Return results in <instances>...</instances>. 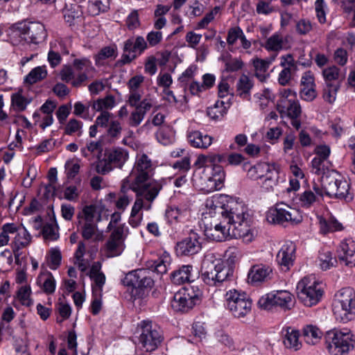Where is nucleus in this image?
Segmentation results:
<instances>
[{
    "label": "nucleus",
    "mask_w": 355,
    "mask_h": 355,
    "mask_svg": "<svg viewBox=\"0 0 355 355\" xmlns=\"http://www.w3.org/2000/svg\"><path fill=\"white\" fill-rule=\"evenodd\" d=\"M254 98L257 99V101L259 103L260 107L263 109L268 106L271 100L270 90H261L259 92L254 94Z\"/></svg>",
    "instance_id": "nucleus-59"
},
{
    "label": "nucleus",
    "mask_w": 355,
    "mask_h": 355,
    "mask_svg": "<svg viewBox=\"0 0 355 355\" xmlns=\"http://www.w3.org/2000/svg\"><path fill=\"white\" fill-rule=\"evenodd\" d=\"M299 200L302 207L309 208L318 201V197L312 190L306 189L300 196Z\"/></svg>",
    "instance_id": "nucleus-50"
},
{
    "label": "nucleus",
    "mask_w": 355,
    "mask_h": 355,
    "mask_svg": "<svg viewBox=\"0 0 355 355\" xmlns=\"http://www.w3.org/2000/svg\"><path fill=\"white\" fill-rule=\"evenodd\" d=\"M312 29V24L308 19H302L296 24V31L300 35H306Z\"/></svg>",
    "instance_id": "nucleus-62"
},
{
    "label": "nucleus",
    "mask_w": 355,
    "mask_h": 355,
    "mask_svg": "<svg viewBox=\"0 0 355 355\" xmlns=\"http://www.w3.org/2000/svg\"><path fill=\"white\" fill-rule=\"evenodd\" d=\"M14 28L16 35L30 44H39L47 36L44 26L40 22L23 21L16 24Z\"/></svg>",
    "instance_id": "nucleus-12"
},
{
    "label": "nucleus",
    "mask_w": 355,
    "mask_h": 355,
    "mask_svg": "<svg viewBox=\"0 0 355 355\" xmlns=\"http://www.w3.org/2000/svg\"><path fill=\"white\" fill-rule=\"evenodd\" d=\"M0 232V247L5 246L8 244L10 241L9 234H15L16 230V224L12 223H8L4 224L1 228Z\"/></svg>",
    "instance_id": "nucleus-48"
},
{
    "label": "nucleus",
    "mask_w": 355,
    "mask_h": 355,
    "mask_svg": "<svg viewBox=\"0 0 355 355\" xmlns=\"http://www.w3.org/2000/svg\"><path fill=\"white\" fill-rule=\"evenodd\" d=\"M226 309L236 318H242L252 309V301L243 292L236 289L230 290L225 295Z\"/></svg>",
    "instance_id": "nucleus-11"
},
{
    "label": "nucleus",
    "mask_w": 355,
    "mask_h": 355,
    "mask_svg": "<svg viewBox=\"0 0 355 355\" xmlns=\"http://www.w3.org/2000/svg\"><path fill=\"white\" fill-rule=\"evenodd\" d=\"M78 228L82 237L85 240L99 241L103 239V233L98 228L101 221V210L96 205H86L78 215Z\"/></svg>",
    "instance_id": "nucleus-4"
},
{
    "label": "nucleus",
    "mask_w": 355,
    "mask_h": 355,
    "mask_svg": "<svg viewBox=\"0 0 355 355\" xmlns=\"http://www.w3.org/2000/svg\"><path fill=\"white\" fill-rule=\"evenodd\" d=\"M201 243L196 233L191 232L189 236L176 245V252L180 255H192L201 250Z\"/></svg>",
    "instance_id": "nucleus-21"
},
{
    "label": "nucleus",
    "mask_w": 355,
    "mask_h": 355,
    "mask_svg": "<svg viewBox=\"0 0 355 355\" xmlns=\"http://www.w3.org/2000/svg\"><path fill=\"white\" fill-rule=\"evenodd\" d=\"M230 98L225 103L223 100L217 101L213 106L207 108V115L214 120H219L226 114L225 103H230Z\"/></svg>",
    "instance_id": "nucleus-36"
},
{
    "label": "nucleus",
    "mask_w": 355,
    "mask_h": 355,
    "mask_svg": "<svg viewBox=\"0 0 355 355\" xmlns=\"http://www.w3.org/2000/svg\"><path fill=\"white\" fill-rule=\"evenodd\" d=\"M101 263L96 261L93 263L89 272V277L92 283V293L102 294L103 287L105 283V275L101 271Z\"/></svg>",
    "instance_id": "nucleus-25"
},
{
    "label": "nucleus",
    "mask_w": 355,
    "mask_h": 355,
    "mask_svg": "<svg viewBox=\"0 0 355 355\" xmlns=\"http://www.w3.org/2000/svg\"><path fill=\"white\" fill-rule=\"evenodd\" d=\"M129 159L128 150L114 147L105 151L104 157L96 165L98 173L105 175L114 168L121 169Z\"/></svg>",
    "instance_id": "nucleus-10"
},
{
    "label": "nucleus",
    "mask_w": 355,
    "mask_h": 355,
    "mask_svg": "<svg viewBox=\"0 0 355 355\" xmlns=\"http://www.w3.org/2000/svg\"><path fill=\"white\" fill-rule=\"evenodd\" d=\"M95 71L91 60L87 58H76L72 65H63L59 76L60 79L70 83L73 87L85 86L92 73Z\"/></svg>",
    "instance_id": "nucleus-3"
},
{
    "label": "nucleus",
    "mask_w": 355,
    "mask_h": 355,
    "mask_svg": "<svg viewBox=\"0 0 355 355\" xmlns=\"http://www.w3.org/2000/svg\"><path fill=\"white\" fill-rule=\"evenodd\" d=\"M156 137L164 146L169 145L174 141V136L168 128H160L156 134Z\"/></svg>",
    "instance_id": "nucleus-53"
},
{
    "label": "nucleus",
    "mask_w": 355,
    "mask_h": 355,
    "mask_svg": "<svg viewBox=\"0 0 355 355\" xmlns=\"http://www.w3.org/2000/svg\"><path fill=\"white\" fill-rule=\"evenodd\" d=\"M147 43L142 36L129 38L124 42L123 52L121 59L116 62V66L121 67L130 64L138 55H140L147 49Z\"/></svg>",
    "instance_id": "nucleus-14"
},
{
    "label": "nucleus",
    "mask_w": 355,
    "mask_h": 355,
    "mask_svg": "<svg viewBox=\"0 0 355 355\" xmlns=\"http://www.w3.org/2000/svg\"><path fill=\"white\" fill-rule=\"evenodd\" d=\"M183 214L184 211L176 207H168L165 212V216L171 223L180 221Z\"/></svg>",
    "instance_id": "nucleus-56"
},
{
    "label": "nucleus",
    "mask_w": 355,
    "mask_h": 355,
    "mask_svg": "<svg viewBox=\"0 0 355 355\" xmlns=\"http://www.w3.org/2000/svg\"><path fill=\"white\" fill-rule=\"evenodd\" d=\"M110 7V0H89L88 10L92 15L106 12Z\"/></svg>",
    "instance_id": "nucleus-44"
},
{
    "label": "nucleus",
    "mask_w": 355,
    "mask_h": 355,
    "mask_svg": "<svg viewBox=\"0 0 355 355\" xmlns=\"http://www.w3.org/2000/svg\"><path fill=\"white\" fill-rule=\"evenodd\" d=\"M283 40L279 34H274L270 37L266 43V49L270 51H279L282 49Z\"/></svg>",
    "instance_id": "nucleus-54"
},
{
    "label": "nucleus",
    "mask_w": 355,
    "mask_h": 355,
    "mask_svg": "<svg viewBox=\"0 0 355 355\" xmlns=\"http://www.w3.org/2000/svg\"><path fill=\"white\" fill-rule=\"evenodd\" d=\"M122 131L121 123L118 121H112L107 130L108 137L112 139H118Z\"/></svg>",
    "instance_id": "nucleus-58"
},
{
    "label": "nucleus",
    "mask_w": 355,
    "mask_h": 355,
    "mask_svg": "<svg viewBox=\"0 0 355 355\" xmlns=\"http://www.w3.org/2000/svg\"><path fill=\"white\" fill-rule=\"evenodd\" d=\"M83 123L77 119H72L69 121L64 128L65 134L71 135L78 132V135L82 133Z\"/></svg>",
    "instance_id": "nucleus-57"
},
{
    "label": "nucleus",
    "mask_w": 355,
    "mask_h": 355,
    "mask_svg": "<svg viewBox=\"0 0 355 355\" xmlns=\"http://www.w3.org/2000/svg\"><path fill=\"white\" fill-rule=\"evenodd\" d=\"M199 300L196 294H191L189 291L178 292L175 294L172 307L177 311L187 312L192 309Z\"/></svg>",
    "instance_id": "nucleus-20"
},
{
    "label": "nucleus",
    "mask_w": 355,
    "mask_h": 355,
    "mask_svg": "<svg viewBox=\"0 0 355 355\" xmlns=\"http://www.w3.org/2000/svg\"><path fill=\"white\" fill-rule=\"evenodd\" d=\"M163 98L170 103L182 106L187 103V90H164Z\"/></svg>",
    "instance_id": "nucleus-34"
},
{
    "label": "nucleus",
    "mask_w": 355,
    "mask_h": 355,
    "mask_svg": "<svg viewBox=\"0 0 355 355\" xmlns=\"http://www.w3.org/2000/svg\"><path fill=\"white\" fill-rule=\"evenodd\" d=\"M136 194V200L135 203L132 207L130 216H139V212L141 209H145L146 210H149L151 209V205L153 201L155 199H153L152 201L148 200L144 196L142 195Z\"/></svg>",
    "instance_id": "nucleus-41"
},
{
    "label": "nucleus",
    "mask_w": 355,
    "mask_h": 355,
    "mask_svg": "<svg viewBox=\"0 0 355 355\" xmlns=\"http://www.w3.org/2000/svg\"><path fill=\"white\" fill-rule=\"evenodd\" d=\"M327 349L331 355H345L354 349V336L348 330H334L328 332Z\"/></svg>",
    "instance_id": "nucleus-9"
},
{
    "label": "nucleus",
    "mask_w": 355,
    "mask_h": 355,
    "mask_svg": "<svg viewBox=\"0 0 355 355\" xmlns=\"http://www.w3.org/2000/svg\"><path fill=\"white\" fill-rule=\"evenodd\" d=\"M295 96L296 93L294 90H283L281 92V97L277 103L280 113L286 112L289 118L300 116L301 108L295 101Z\"/></svg>",
    "instance_id": "nucleus-19"
},
{
    "label": "nucleus",
    "mask_w": 355,
    "mask_h": 355,
    "mask_svg": "<svg viewBox=\"0 0 355 355\" xmlns=\"http://www.w3.org/2000/svg\"><path fill=\"white\" fill-rule=\"evenodd\" d=\"M150 273L149 270L144 268L132 270L125 275L122 279V284L125 286L131 288L132 291L150 288L154 284V281L150 276Z\"/></svg>",
    "instance_id": "nucleus-15"
},
{
    "label": "nucleus",
    "mask_w": 355,
    "mask_h": 355,
    "mask_svg": "<svg viewBox=\"0 0 355 355\" xmlns=\"http://www.w3.org/2000/svg\"><path fill=\"white\" fill-rule=\"evenodd\" d=\"M162 336L159 331L153 327L151 322H141V333L139 343L147 352L154 351L162 341Z\"/></svg>",
    "instance_id": "nucleus-18"
},
{
    "label": "nucleus",
    "mask_w": 355,
    "mask_h": 355,
    "mask_svg": "<svg viewBox=\"0 0 355 355\" xmlns=\"http://www.w3.org/2000/svg\"><path fill=\"white\" fill-rule=\"evenodd\" d=\"M154 170V164L146 154H137L131 172L122 181L121 191L132 190L150 201L155 199L163 185L161 181L152 179Z\"/></svg>",
    "instance_id": "nucleus-2"
},
{
    "label": "nucleus",
    "mask_w": 355,
    "mask_h": 355,
    "mask_svg": "<svg viewBox=\"0 0 355 355\" xmlns=\"http://www.w3.org/2000/svg\"><path fill=\"white\" fill-rule=\"evenodd\" d=\"M295 245L288 241L284 243L277 254V261L284 270H288L295 258Z\"/></svg>",
    "instance_id": "nucleus-23"
},
{
    "label": "nucleus",
    "mask_w": 355,
    "mask_h": 355,
    "mask_svg": "<svg viewBox=\"0 0 355 355\" xmlns=\"http://www.w3.org/2000/svg\"><path fill=\"white\" fill-rule=\"evenodd\" d=\"M274 10L273 7L269 2H266L263 0H260L256 6V11L259 15H268L274 12Z\"/></svg>",
    "instance_id": "nucleus-63"
},
{
    "label": "nucleus",
    "mask_w": 355,
    "mask_h": 355,
    "mask_svg": "<svg viewBox=\"0 0 355 355\" xmlns=\"http://www.w3.org/2000/svg\"><path fill=\"white\" fill-rule=\"evenodd\" d=\"M43 277H45L42 285L43 291L47 295L53 294L55 290L56 282L52 273L47 270L42 272L39 278Z\"/></svg>",
    "instance_id": "nucleus-45"
},
{
    "label": "nucleus",
    "mask_w": 355,
    "mask_h": 355,
    "mask_svg": "<svg viewBox=\"0 0 355 355\" xmlns=\"http://www.w3.org/2000/svg\"><path fill=\"white\" fill-rule=\"evenodd\" d=\"M188 140L192 146L200 148H207L212 143L211 137L208 135H203L199 131H194L189 133Z\"/></svg>",
    "instance_id": "nucleus-32"
},
{
    "label": "nucleus",
    "mask_w": 355,
    "mask_h": 355,
    "mask_svg": "<svg viewBox=\"0 0 355 355\" xmlns=\"http://www.w3.org/2000/svg\"><path fill=\"white\" fill-rule=\"evenodd\" d=\"M117 56V49L115 46H105L101 49V51L94 56L95 63L97 66H101L104 64V60Z\"/></svg>",
    "instance_id": "nucleus-38"
},
{
    "label": "nucleus",
    "mask_w": 355,
    "mask_h": 355,
    "mask_svg": "<svg viewBox=\"0 0 355 355\" xmlns=\"http://www.w3.org/2000/svg\"><path fill=\"white\" fill-rule=\"evenodd\" d=\"M333 312L336 320L346 323L355 318V291L343 288L336 295Z\"/></svg>",
    "instance_id": "nucleus-5"
},
{
    "label": "nucleus",
    "mask_w": 355,
    "mask_h": 355,
    "mask_svg": "<svg viewBox=\"0 0 355 355\" xmlns=\"http://www.w3.org/2000/svg\"><path fill=\"white\" fill-rule=\"evenodd\" d=\"M42 235L46 240H57L59 236L56 224L53 222L46 223L42 228Z\"/></svg>",
    "instance_id": "nucleus-52"
},
{
    "label": "nucleus",
    "mask_w": 355,
    "mask_h": 355,
    "mask_svg": "<svg viewBox=\"0 0 355 355\" xmlns=\"http://www.w3.org/2000/svg\"><path fill=\"white\" fill-rule=\"evenodd\" d=\"M272 268L270 266L259 264L252 266L248 273L250 282L257 284L271 279Z\"/></svg>",
    "instance_id": "nucleus-27"
},
{
    "label": "nucleus",
    "mask_w": 355,
    "mask_h": 355,
    "mask_svg": "<svg viewBox=\"0 0 355 355\" xmlns=\"http://www.w3.org/2000/svg\"><path fill=\"white\" fill-rule=\"evenodd\" d=\"M31 293L29 286H21L17 292V297L22 305L29 306L32 304V300L30 298Z\"/></svg>",
    "instance_id": "nucleus-55"
},
{
    "label": "nucleus",
    "mask_w": 355,
    "mask_h": 355,
    "mask_svg": "<svg viewBox=\"0 0 355 355\" xmlns=\"http://www.w3.org/2000/svg\"><path fill=\"white\" fill-rule=\"evenodd\" d=\"M136 194V200L135 203L132 207L130 216H139V212L141 209H145L146 210H149L151 209V205L153 201L155 199H153L152 201L148 200L144 196L142 195Z\"/></svg>",
    "instance_id": "nucleus-43"
},
{
    "label": "nucleus",
    "mask_w": 355,
    "mask_h": 355,
    "mask_svg": "<svg viewBox=\"0 0 355 355\" xmlns=\"http://www.w3.org/2000/svg\"><path fill=\"white\" fill-rule=\"evenodd\" d=\"M115 98L112 95H107L105 98H98L94 101L92 108L98 112L103 110H110L115 105Z\"/></svg>",
    "instance_id": "nucleus-46"
},
{
    "label": "nucleus",
    "mask_w": 355,
    "mask_h": 355,
    "mask_svg": "<svg viewBox=\"0 0 355 355\" xmlns=\"http://www.w3.org/2000/svg\"><path fill=\"white\" fill-rule=\"evenodd\" d=\"M62 260L61 252L58 249L52 248L47 257V264L51 270H56L60 265Z\"/></svg>",
    "instance_id": "nucleus-51"
},
{
    "label": "nucleus",
    "mask_w": 355,
    "mask_h": 355,
    "mask_svg": "<svg viewBox=\"0 0 355 355\" xmlns=\"http://www.w3.org/2000/svg\"><path fill=\"white\" fill-rule=\"evenodd\" d=\"M152 107L151 103L144 99L140 103L139 106H137L129 116L128 123L131 127H137L144 120L146 112L150 110Z\"/></svg>",
    "instance_id": "nucleus-28"
},
{
    "label": "nucleus",
    "mask_w": 355,
    "mask_h": 355,
    "mask_svg": "<svg viewBox=\"0 0 355 355\" xmlns=\"http://www.w3.org/2000/svg\"><path fill=\"white\" fill-rule=\"evenodd\" d=\"M299 335L297 331L288 328L283 340L285 347L295 351L299 349L301 346V343L299 342Z\"/></svg>",
    "instance_id": "nucleus-37"
},
{
    "label": "nucleus",
    "mask_w": 355,
    "mask_h": 355,
    "mask_svg": "<svg viewBox=\"0 0 355 355\" xmlns=\"http://www.w3.org/2000/svg\"><path fill=\"white\" fill-rule=\"evenodd\" d=\"M338 257L347 266H355V240L346 239L340 242L337 249Z\"/></svg>",
    "instance_id": "nucleus-22"
},
{
    "label": "nucleus",
    "mask_w": 355,
    "mask_h": 355,
    "mask_svg": "<svg viewBox=\"0 0 355 355\" xmlns=\"http://www.w3.org/2000/svg\"><path fill=\"white\" fill-rule=\"evenodd\" d=\"M207 206L210 207L209 214L219 215L217 220L205 225V235L209 240L223 241L227 237L241 238L246 243L253 240L250 216L244 204L220 196L207 201Z\"/></svg>",
    "instance_id": "nucleus-1"
},
{
    "label": "nucleus",
    "mask_w": 355,
    "mask_h": 355,
    "mask_svg": "<svg viewBox=\"0 0 355 355\" xmlns=\"http://www.w3.org/2000/svg\"><path fill=\"white\" fill-rule=\"evenodd\" d=\"M16 234L11 243L12 251H19L28 247L32 241V236L25 227H20L16 225Z\"/></svg>",
    "instance_id": "nucleus-29"
},
{
    "label": "nucleus",
    "mask_w": 355,
    "mask_h": 355,
    "mask_svg": "<svg viewBox=\"0 0 355 355\" xmlns=\"http://www.w3.org/2000/svg\"><path fill=\"white\" fill-rule=\"evenodd\" d=\"M171 264V257L167 253H164L157 260L148 262V268L159 275L165 274Z\"/></svg>",
    "instance_id": "nucleus-33"
},
{
    "label": "nucleus",
    "mask_w": 355,
    "mask_h": 355,
    "mask_svg": "<svg viewBox=\"0 0 355 355\" xmlns=\"http://www.w3.org/2000/svg\"><path fill=\"white\" fill-rule=\"evenodd\" d=\"M19 90L17 93L12 95L11 102L14 109L18 112L24 111L26 106L32 101V97H26L22 95L21 92Z\"/></svg>",
    "instance_id": "nucleus-39"
},
{
    "label": "nucleus",
    "mask_w": 355,
    "mask_h": 355,
    "mask_svg": "<svg viewBox=\"0 0 355 355\" xmlns=\"http://www.w3.org/2000/svg\"><path fill=\"white\" fill-rule=\"evenodd\" d=\"M47 76L46 66H39L33 68L24 78V83L31 85L44 80Z\"/></svg>",
    "instance_id": "nucleus-35"
},
{
    "label": "nucleus",
    "mask_w": 355,
    "mask_h": 355,
    "mask_svg": "<svg viewBox=\"0 0 355 355\" xmlns=\"http://www.w3.org/2000/svg\"><path fill=\"white\" fill-rule=\"evenodd\" d=\"M322 184L325 195L330 198L345 200L347 202L353 199V196L349 192V184L336 171H329L322 176Z\"/></svg>",
    "instance_id": "nucleus-7"
},
{
    "label": "nucleus",
    "mask_w": 355,
    "mask_h": 355,
    "mask_svg": "<svg viewBox=\"0 0 355 355\" xmlns=\"http://www.w3.org/2000/svg\"><path fill=\"white\" fill-rule=\"evenodd\" d=\"M192 269L193 266L191 265L182 266L171 273L172 282L177 285H181L191 282Z\"/></svg>",
    "instance_id": "nucleus-30"
},
{
    "label": "nucleus",
    "mask_w": 355,
    "mask_h": 355,
    "mask_svg": "<svg viewBox=\"0 0 355 355\" xmlns=\"http://www.w3.org/2000/svg\"><path fill=\"white\" fill-rule=\"evenodd\" d=\"M320 267L323 270H327L334 267L337 263L336 257H332L330 251L320 252L319 255Z\"/></svg>",
    "instance_id": "nucleus-47"
},
{
    "label": "nucleus",
    "mask_w": 355,
    "mask_h": 355,
    "mask_svg": "<svg viewBox=\"0 0 355 355\" xmlns=\"http://www.w3.org/2000/svg\"><path fill=\"white\" fill-rule=\"evenodd\" d=\"M324 79L328 87H333L332 81H336L340 77V69L336 66H331L324 69L322 71Z\"/></svg>",
    "instance_id": "nucleus-49"
},
{
    "label": "nucleus",
    "mask_w": 355,
    "mask_h": 355,
    "mask_svg": "<svg viewBox=\"0 0 355 355\" xmlns=\"http://www.w3.org/2000/svg\"><path fill=\"white\" fill-rule=\"evenodd\" d=\"M324 162L325 160L315 157L311 161L312 172L318 175L324 173Z\"/></svg>",
    "instance_id": "nucleus-61"
},
{
    "label": "nucleus",
    "mask_w": 355,
    "mask_h": 355,
    "mask_svg": "<svg viewBox=\"0 0 355 355\" xmlns=\"http://www.w3.org/2000/svg\"><path fill=\"white\" fill-rule=\"evenodd\" d=\"M202 281L209 286H218L233 276L234 270L220 260H205L201 268Z\"/></svg>",
    "instance_id": "nucleus-6"
},
{
    "label": "nucleus",
    "mask_w": 355,
    "mask_h": 355,
    "mask_svg": "<svg viewBox=\"0 0 355 355\" xmlns=\"http://www.w3.org/2000/svg\"><path fill=\"white\" fill-rule=\"evenodd\" d=\"M106 242L105 248L108 257L120 255L125 248L124 241L128 234V228L125 225H120L114 227Z\"/></svg>",
    "instance_id": "nucleus-16"
},
{
    "label": "nucleus",
    "mask_w": 355,
    "mask_h": 355,
    "mask_svg": "<svg viewBox=\"0 0 355 355\" xmlns=\"http://www.w3.org/2000/svg\"><path fill=\"white\" fill-rule=\"evenodd\" d=\"M296 291L299 300L309 307L317 304L323 295L321 284L313 275L302 278L297 283Z\"/></svg>",
    "instance_id": "nucleus-8"
},
{
    "label": "nucleus",
    "mask_w": 355,
    "mask_h": 355,
    "mask_svg": "<svg viewBox=\"0 0 355 355\" xmlns=\"http://www.w3.org/2000/svg\"><path fill=\"white\" fill-rule=\"evenodd\" d=\"M318 220L320 232L322 234L340 231L343 229V225L334 217H330L329 219H326L324 217L319 216H318Z\"/></svg>",
    "instance_id": "nucleus-31"
},
{
    "label": "nucleus",
    "mask_w": 355,
    "mask_h": 355,
    "mask_svg": "<svg viewBox=\"0 0 355 355\" xmlns=\"http://www.w3.org/2000/svg\"><path fill=\"white\" fill-rule=\"evenodd\" d=\"M241 256L240 250L236 247H230L225 253V257L228 262L234 263L239 259Z\"/></svg>",
    "instance_id": "nucleus-64"
},
{
    "label": "nucleus",
    "mask_w": 355,
    "mask_h": 355,
    "mask_svg": "<svg viewBox=\"0 0 355 355\" xmlns=\"http://www.w3.org/2000/svg\"><path fill=\"white\" fill-rule=\"evenodd\" d=\"M266 167V175H263L264 180L261 187L266 191H273L279 181V166L275 163L264 165Z\"/></svg>",
    "instance_id": "nucleus-26"
},
{
    "label": "nucleus",
    "mask_w": 355,
    "mask_h": 355,
    "mask_svg": "<svg viewBox=\"0 0 355 355\" xmlns=\"http://www.w3.org/2000/svg\"><path fill=\"white\" fill-rule=\"evenodd\" d=\"M211 167V176L207 178L206 182L207 185L200 188L201 190H204L206 192H212L220 189L223 187L225 178V171L220 165L215 164V166Z\"/></svg>",
    "instance_id": "nucleus-24"
},
{
    "label": "nucleus",
    "mask_w": 355,
    "mask_h": 355,
    "mask_svg": "<svg viewBox=\"0 0 355 355\" xmlns=\"http://www.w3.org/2000/svg\"><path fill=\"white\" fill-rule=\"evenodd\" d=\"M266 220L270 223L285 225L286 223L297 224L302 221V217L297 209L280 203L267 212Z\"/></svg>",
    "instance_id": "nucleus-13"
},
{
    "label": "nucleus",
    "mask_w": 355,
    "mask_h": 355,
    "mask_svg": "<svg viewBox=\"0 0 355 355\" xmlns=\"http://www.w3.org/2000/svg\"><path fill=\"white\" fill-rule=\"evenodd\" d=\"M282 129L279 127L270 128L266 134V139L272 144L277 142L279 137L282 135Z\"/></svg>",
    "instance_id": "nucleus-60"
},
{
    "label": "nucleus",
    "mask_w": 355,
    "mask_h": 355,
    "mask_svg": "<svg viewBox=\"0 0 355 355\" xmlns=\"http://www.w3.org/2000/svg\"><path fill=\"white\" fill-rule=\"evenodd\" d=\"M293 295L284 290L276 291L262 296L258 301V305L263 309H270L273 306H280L290 309Z\"/></svg>",
    "instance_id": "nucleus-17"
},
{
    "label": "nucleus",
    "mask_w": 355,
    "mask_h": 355,
    "mask_svg": "<svg viewBox=\"0 0 355 355\" xmlns=\"http://www.w3.org/2000/svg\"><path fill=\"white\" fill-rule=\"evenodd\" d=\"M136 194V200L135 203L132 207L130 216H139V212L141 209H145L146 210H149L151 209V205L153 201L155 199H153L152 201L148 200L144 196L142 195Z\"/></svg>",
    "instance_id": "nucleus-42"
},
{
    "label": "nucleus",
    "mask_w": 355,
    "mask_h": 355,
    "mask_svg": "<svg viewBox=\"0 0 355 355\" xmlns=\"http://www.w3.org/2000/svg\"><path fill=\"white\" fill-rule=\"evenodd\" d=\"M303 335L307 343L315 345L320 339L322 331L317 327L310 324L304 328Z\"/></svg>",
    "instance_id": "nucleus-40"
}]
</instances>
